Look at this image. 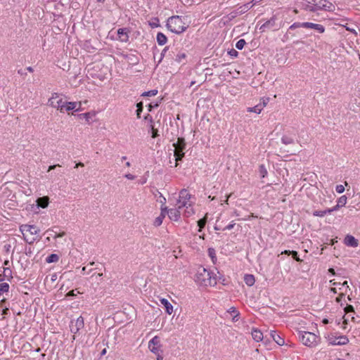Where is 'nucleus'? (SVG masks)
Segmentation results:
<instances>
[{"instance_id": "nucleus-1", "label": "nucleus", "mask_w": 360, "mask_h": 360, "mask_svg": "<svg viewBox=\"0 0 360 360\" xmlns=\"http://www.w3.org/2000/svg\"><path fill=\"white\" fill-rule=\"evenodd\" d=\"M195 278L196 282L204 286H213L217 281V276L202 266L198 268Z\"/></svg>"}, {"instance_id": "nucleus-2", "label": "nucleus", "mask_w": 360, "mask_h": 360, "mask_svg": "<svg viewBox=\"0 0 360 360\" xmlns=\"http://www.w3.org/2000/svg\"><path fill=\"white\" fill-rule=\"evenodd\" d=\"M167 27L172 32L176 34L184 32L188 27L183 22L182 18L179 15L169 17L167 22Z\"/></svg>"}, {"instance_id": "nucleus-3", "label": "nucleus", "mask_w": 360, "mask_h": 360, "mask_svg": "<svg viewBox=\"0 0 360 360\" xmlns=\"http://www.w3.org/2000/svg\"><path fill=\"white\" fill-rule=\"evenodd\" d=\"M298 335L302 343L309 347L316 346L320 341V338L311 332L300 331Z\"/></svg>"}, {"instance_id": "nucleus-4", "label": "nucleus", "mask_w": 360, "mask_h": 360, "mask_svg": "<svg viewBox=\"0 0 360 360\" xmlns=\"http://www.w3.org/2000/svg\"><path fill=\"white\" fill-rule=\"evenodd\" d=\"M173 146L174 147V157L176 160L175 167L178 165L177 162L182 160L184 157V150L186 148V142L185 139L181 137H179L177 139V141L173 143Z\"/></svg>"}, {"instance_id": "nucleus-5", "label": "nucleus", "mask_w": 360, "mask_h": 360, "mask_svg": "<svg viewBox=\"0 0 360 360\" xmlns=\"http://www.w3.org/2000/svg\"><path fill=\"white\" fill-rule=\"evenodd\" d=\"M48 104L60 110V112H65V101L60 98V95L58 93L52 94L51 97L48 101Z\"/></svg>"}, {"instance_id": "nucleus-6", "label": "nucleus", "mask_w": 360, "mask_h": 360, "mask_svg": "<svg viewBox=\"0 0 360 360\" xmlns=\"http://www.w3.org/2000/svg\"><path fill=\"white\" fill-rule=\"evenodd\" d=\"M191 195L186 189H183L179 193V200L177 201V205L179 209H182L184 207H187V205H191V202L190 201Z\"/></svg>"}, {"instance_id": "nucleus-7", "label": "nucleus", "mask_w": 360, "mask_h": 360, "mask_svg": "<svg viewBox=\"0 0 360 360\" xmlns=\"http://www.w3.org/2000/svg\"><path fill=\"white\" fill-rule=\"evenodd\" d=\"M314 6V12L324 10V11H333L334 8V6L332 3L329 2L327 0H316Z\"/></svg>"}, {"instance_id": "nucleus-8", "label": "nucleus", "mask_w": 360, "mask_h": 360, "mask_svg": "<svg viewBox=\"0 0 360 360\" xmlns=\"http://www.w3.org/2000/svg\"><path fill=\"white\" fill-rule=\"evenodd\" d=\"M84 326V318L80 316L75 321H72L70 323V331L75 335L77 334Z\"/></svg>"}, {"instance_id": "nucleus-9", "label": "nucleus", "mask_w": 360, "mask_h": 360, "mask_svg": "<svg viewBox=\"0 0 360 360\" xmlns=\"http://www.w3.org/2000/svg\"><path fill=\"white\" fill-rule=\"evenodd\" d=\"M160 338L158 336H155L148 342L150 351L155 354H158L160 352Z\"/></svg>"}, {"instance_id": "nucleus-10", "label": "nucleus", "mask_w": 360, "mask_h": 360, "mask_svg": "<svg viewBox=\"0 0 360 360\" xmlns=\"http://www.w3.org/2000/svg\"><path fill=\"white\" fill-rule=\"evenodd\" d=\"M329 342L332 345H345L349 342V339L345 335L329 338Z\"/></svg>"}, {"instance_id": "nucleus-11", "label": "nucleus", "mask_w": 360, "mask_h": 360, "mask_svg": "<svg viewBox=\"0 0 360 360\" xmlns=\"http://www.w3.org/2000/svg\"><path fill=\"white\" fill-rule=\"evenodd\" d=\"M276 17L274 15L271 17L269 20H267L266 22H264L261 27L260 30L262 32H264L266 29H274V30H278L279 27H277L276 24Z\"/></svg>"}, {"instance_id": "nucleus-12", "label": "nucleus", "mask_w": 360, "mask_h": 360, "mask_svg": "<svg viewBox=\"0 0 360 360\" xmlns=\"http://www.w3.org/2000/svg\"><path fill=\"white\" fill-rule=\"evenodd\" d=\"M166 214H168V217L171 220L177 221L180 219L181 209H179V205H177V208L175 209L167 208V210H166Z\"/></svg>"}, {"instance_id": "nucleus-13", "label": "nucleus", "mask_w": 360, "mask_h": 360, "mask_svg": "<svg viewBox=\"0 0 360 360\" xmlns=\"http://www.w3.org/2000/svg\"><path fill=\"white\" fill-rule=\"evenodd\" d=\"M129 30L127 28H119L117 31V39L121 42H127L129 41Z\"/></svg>"}, {"instance_id": "nucleus-14", "label": "nucleus", "mask_w": 360, "mask_h": 360, "mask_svg": "<svg viewBox=\"0 0 360 360\" xmlns=\"http://www.w3.org/2000/svg\"><path fill=\"white\" fill-rule=\"evenodd\" d=\"M304 28L313 29L319 33H323L325 32V27L323 25L314 22H304Z\"/></svg>"}, {"instance_id": "nucleus-15", "label": "nucleus", "mask_w": 360, "mask_h": 360, "mask_svg": "<svg viewBox=\"0 0 360 360\" xmlns=\"http://www.w3.org/2000/svg\"><path fill=\"white\" fill-rule=\"evenodd\" d=\"M316 0H302L301 2L302 8L306 11L314 12V6Z\"/></svg>"}, {"instance_id": "nucleus-16", "label": "nucleus", "mask_w": 360, "mask_h": 360, "mask_svg": "<svg viewBox=\"0 0 360 360\" xmlns=\"http://www.w3.org/2000/svg\"><path fill=\"white\" fill-rule=\"evenodd\" d=\"M166 210H167V207H161V213L160 216L155 218L153 223L155 226H160L162 224L163 219L166 215Z\"/></svg>"}, {"instance_id": "nucleus-17", "label": "nucleus", "mask_w": 360, "mask_h": 360, "mask_svg": "<svg viewBox=\"0 0 360 360\" xmlns=\"http://www.w3.org/2000/svg\"><path fill=\"white\" fill-rule=\"evenodd\" d=\"M345 244L347 246L352 247V248H356L359 245L358 240L354 236H352L351 235H347L345 238Z\"/></svg>"}, {"instance_id": "nucleus-18", "label": "nucleus", "mask_w": 360, "mask_h": 360, "mask_svg": "<svg viewBox=\"0 0 360 360\" xmlns=\"http://www.w3.org/2000/svg\"><path fill=\"white\" fill-rule=\"evenodd\" d=\"M21 230L28 231L32 235H37L39 232V229L34 225H23Z\"/></svg>"}, {"instance_id": "nucleus-19", "label": "nucleus", "mask_w": 360, "mask_h": 360, "mask_svg": "<svg viewBox=\"0 0 360 360\" xmlns=\"http://www.w3.org/2000/svg\"><path fill=\"white\" fill-rule=\"evenodd\" d=\"M80 105L81 103H77L76 102H65V111H70L72 110L79 111Z\"/></svg>"}, {"instance_id": "nucleus-20", "label": "nucleus", "mask_w": 360, "mask_h": 360, "mask_svg": "<svg viewBox=\"0 0 360 360\" xmlns=\"http://www.w3.org/2000/svg\"><path fill=\"white\" fill-rule=\"evenodd\" d=\"M160 302L164 306L165 311L169 315L172 314L173 312V307L171 303L165 298H162Z\"/></svg>"}, {"instance_id": "nucleus-21", "label": "nucleus", "mask_w": 360, "mask_h": 360, "mask_svg": "<svg viewBox=\"0 0 360 360\" xmlns=\"http://www.w3.org/2000/svg\"><path fill=\"white\" fill-rule=\"evenodd\" d=\"M271 338L278 345H283L285 344L284 339L281 337L276 331H271L270 333Z\"/></svg>"}, {"instance_id": "nucleus-22", "label": "nucleus", "mask_w": 360, "mask_h": 360, "mask_svg": "<svg viewBox=\"0 0 360 360\" xmlns=\"http://www.w3.org/2000/svg\"><path fill=\"white\" fill-rule=\"evenodd\" d=\"M49 198L47 196L39 198L37 200V205L41 208H46L49 205Z\"/></svg>"}, {"instance_id": "nucleus-23", "label": "nucleus", "mask_w": 360, "mask_h": 360, "mask_svg": "<svg viewBox=\"0 0 360 360\" xmlns=\"http://www.w3.org/2000/svg\"><path fill=\"white\" fill-rule=\"evenodd\" d=\"M252 338L257 342L261 341L263 339V334L258 329L252 330Z\"/></svg>"}, {"instance_id": "nucleus-24", "label": "nucleus", "mask_w": 360, "mask_h": 360, "mask_svg": "<svg viewBox=\"0 0 360 360\" xmlns=\"http://www.w3.org/2000/svg\"><path fill=\"white\" fill-rule=\"evenodd\" d=\"M227 312L229 313L232 316V321L233 322L237 321L238 320V316L240 315V313L235 307H231L227 311Z\"/></svg>"}, {"instance_id": "nucleus-25", "label": "nucleus", "mask_w": 360, "mask_h": 360, "mask_svg": "<svg viewBox=\"0 0 360 360\" xmlns=\"http://www.w3.org/2000/svg\"><path fill=\"white\" fill-rule=\"evenodd\" d=\"M156 39L158 44L160 46L165 45L167 41V37L162 32L158 33Z\"/></svg>"}, {"instance_id": "nucleus-26", "label": "nucleus", "mask_w": 360, "mask_h": 360, "mask_svg": "<svg viewBox=\"0 0 360 360\" xmlns=\"http://www.w3.org/2000/svg\"><path fill=\"white\" fill-rule=\"evenodd\" d=\"M244 281L248 286H252L255 284V279L253 275L246 274L244 276Z\"/></svg>"}, {"instance_id": "nucleus-27", "label": "nucleus", "mask_w": 360, "mask_h": 360, "mask_svg": "<svg viewBox=\"0 0 360 360\" xmlns=\"http://www.w3.org/2000/svg\"><path fill=\"white\" fill-rule=\"evenodd\" d=\"M281 142L285 145L292 144L295 143V139L290 136L283 135L281 138Z\"/></svg>"}, {"instance_id": "nucleus-28", "label": "nucleus", "mask_w": 360, "mask_h": 360, "mask_svg": "<svg viewBox=\"0 0 360 360\" xmlns=\"http://www.w3.org/2000/svg\"><path fill=\"white\" fill-rule=\"evenodd\" d=\"M55 228L56 227H54L53 229H49V230H47L46 232L50 236H53L54 238H59V237H63V236H64L65 235V233L64 231L58 233L57 231H56L54 230Z\"/></svg>"}, {"instance_id": "nucleus-29", "label": "nucleus", "mask_w": 360, "mask_h": 360, "mask_svg": "<svg viewBox=\"0 0 360 360\" xmlns=\"http://www.w3.org/2000/svg\"><path fill=\"white\" fill-rule=\"evenodd\" d=\"M59 260V256L56 254H51L46 258L47 263L57 262Z\"/></svg>"}, {"instance_id": "nucleus-30", "label": "nucleus", "mask_w": 360, "mask_h": 360, "mask_svg": "<svg viewBox=\"0 0 360 360\" xmlns=\"http://www.w3.org/2000/svg\"><path fill=\"white\" fill-rule=\"evenodd\" d=\"M262 110V105H259V104L256 105L254 107H249V108H247V111L248 112H255V113H257V114H259Z\"/></svg>"}, {"instance_id": "nucleus-31", "label": "nucleus", "mask_w": 360, "mask_h": 360, "mask_svg": "<svg viewBox=\"0 0 360 360\" xmlns=\"http://www.w3.org/2000/svg\"><path fill=\"white\" fill-rule=\"evenodd\" d=\"M327 214H330L329 209H326L324 210H314L313 212V215L316 217H324Z\"/></svg>"}, {"instance_id": "nucleus-32", "label": "nucleus", "mask_w": 360, "mask_h": 360, "mask_svg": "<svg viewBox=\"0 0 360 360\" xmlns=\"http://www.w3.org/2000/svg\"><path fill=\"white\" fill-rule=\"evenodd\" d=\"M70 84L71 86H74V87H77L80 84H81V79H79V81L77 80V75H75L73 76L70 79Z\"/></svg>"}, {"instance_id": "nucleus-33", "label": "nucleus", "mask_w": 360, "mask_h": 360, "mask_svg": "<svg viewBox=\"0 0 360 360\" xmlns=\"http://www.w3.org/2000/svg\"><path fill=\"white\" fill-rule=\"evenodd\" d=\"M186 207V210H185V212H184V216L186 217H189L190 216H191L192 214H194V211L192 207V203H191L190 206L188 205H187V207Z\"/></svg>"}, {"instance_id": "nucleus-34", "label": "nucleus", "mask_w": 360, "mask_h": 360, "mask_svg": "<svg viewBox=\"0 0 360 360\" xmlns=\"http://www.w3.org/2000/svg\"><path fill=\"white\" fill-rule=\"evenodd\" d=\"M206 222H207V217L206 216L198 221V226H199V229H198L199 232H200L202 231V229L205 227Z\"/></svg>"}, {"instance_id": "nucleus-35", "label": "nucleus", "mask_w": 360, "mask_h": 360, "mask_svg": "<svg viewBox=\"0 0 360 360\" xmlns=\"http://www.w3.org/2000/svg\"><path fill=\"white\" fill-rule=\"evenodd\" d=\"M9 289V285L7 283H0V295L4 292H8Z\"/></svg>"}, {"instance_id": "nucleus-36", "label": "nucleus", "mask_w": 360, "mask_h": 360, "mask_svg": "<svg viewBox=\"0 0 360 360\" xmlns=\"http://www.w3.org/2000/svg\"><path fill=\"white\" fill-rule=\"evenodd\" d=\"M347 197L346 195H342L341 197H340L338 200V202L337 203L340 206V207H343L346 205L347 203Z\"/></svg>"}, {"instance_id": "nucleus-37", "label": "nucleus", "mask_w": 360, "mask_h": 360, "mask_svg": "<svg viewBox=\"0 0 360 360\" xmlns=\"http://www.w3.org/2000/svg\"><path fill=\"white\" fill-rule=\"evenodd\" d=\"M186 55L185 53H179L175 58V60L178 63H181L184 60L186 59Z\"/></svg>"}, {"instance_id": "nucleus-38", "label": "nucleus", "mask_w": 360, "mask_h": 360, "mask_svg": "<svg viewBox=\"0 0 360 360\" xmlns=\"http://www.w3.org/2000/svg\"><path fill=\"white\" fill-rule=\"evenodd\" d=\"M136 115L138 118L141 117V113L143 111V105L142 102H139L136 104Z\"/></svg>"}, {"instance_id": "nucleus-39", "label": "nucleus", "mask_w": 360, "mask_h": 360, "mask_svg": "<svg viewBox=\"0 0 360 360\" xmlns=\"http://www.w3.org/2000/svg\"><path fill=\"white\" fill-rule=\"evenodd\" d=\"M208 255L211 257L213 262L217 259L215 250L212 248H208Z\"/></svg>"}, {"instance_id": "nucleus-40", "label": "nucleus", "mask_w": 360, "mask_h": 360, "mask_svg": "<svg viewBox=\"0 0 360 360\" xmlns=\"http://www.w3.org/2000/svg\"><path fill=\"white\" fill-rule=\"evenodd\" d=\"M246 42L245 41V39H240L238 40L236 44V47L238 49V50H242L244 47V46L245 45Z\"/></svg>"}, {"instance_id": "nucleus-41", "label": "nucleus", "mask_w": 360, "mask_h": 360, "mask_svg": "<svg viewBox=\"0 0 360 360\" xmlns=\"http://www.w3.org/2000/svg\"><path fill=\"white\" fill-rule=\"evenodd\" d=\"M304 22H294L293 24H292L290 26L289 30H295V29H297L299 27H304Z\"/></svg>"}, {"instance_id": "nucleus-42", "label": "nucleus", "mask_w": 360, "mask_h": 360, "mask_svg": "<svg viewBox=\"0 0 360 360\" xmlns=\"http://www.w3.org/2000/svg\"><path fill=\"white\" fill-rule=\"evenodd\" d=\"M259 172L262 178L265 177L267 174V170L263 165L259 166Z\"/></svg>"}, {"instance_id": "nucleus-43", "label": "nucleus", "mask_w": 360, "mask_h": 360, "mask_svg": "<svg viewBox=\"0 0 360 360\" xmlns=\"http://www.w3.org/2000/svg\"><path fill=\"white\" fill-rule=\"evenodd\" d=\"M158 94V90L153 89L148 91L144 92L143 96H155Z\"/></svg>"}, {"instance_id": "nucleus-44", "label": "nucleus", "mask_w": 360, "mask_h": 360, "mask_svg": "<svg viewBox=\"0 0 360 360\" xmlns=\"http://www.w3.org/2000/svg\"><path fill=\"white\" fill-rule=\"evenodd\" d=\"M269 101V98H262L261 102L259 103V105H262V109H263Z\"/></svg>"}, {"instance_id": "nucleus-45", "label": "nucleus", "mask_w": 360, "mask_h": 360, "mask_svg": "<svg viewBox=\"0 0 360 360\" xmlns=\"http://www.w3.org/2000/svg\"><path fill=\"white\" fill-rule=\"evenodd\" d=\"M168 50V47L166 46L163 49V50L162 51L161 53H160V59L158 60V64L161 63V61L162 60L163 58L165 57V53H167Z\"/></svg>"}, {"instance_id": "nucleus-46", "label": "nucleus", "mask_w": 360, "mask_h": 360, "mask_svg": "<svg viewBox=\"0 0 360 360\" xmlns=\"http://www.w3.org/2000/svg\"><path fill=\"white\" fill-rule=\"evenodd\" d=\"M291 255L293 257L294 259H295L297 262H301L302 259L299 257L297 252L292 250Z\"/></svg>"}, {"instance_id": "nucleus-47", "label": "nucleus", "mask_w": 360, "mask_h": 360, "mask_svg": "<svg viewBox=\"0 0 360 360\" xmlns=\"http://www.w3.org/2000/svg\"><path fill=\"white\" fill-rule=\"evenodd\" d=\"M335 191L338 193H343L345 191V187H344V186H342L341 184L337 185L336 187H335Z\"/></svg>"}, {"instance_id": "nucleus-48", "label": "nucleus", "mask_w": 360, "mask_h": 360, "mask_svg": "<svg viewBox=\"0 0 360 360\" xmlns=\"http://www.w3.org/2000/svg\"><path fill=\"white\" fill-rule=\"evenodd\" d=\"M158 201L161 204V207H165V205L166 203V198L161 193Z\"/></svg>"}, {"instance_id": "nucleus-49", "label": "nucleus", "mask_w": 360, "mask_h": 360, "mask_svg": "<svg viewBox=\"0 0 360 360\" xmlns=\"http://www.w3.org/2000/svg\"><path fill=\"white\" fill-rule=\"evenodd\" d=\"M235 225H236L235 222L233 221H232L229 225H227L226 226L223 228L222 230L223 231L231 230V229H233Z\"/></svg>"}, {"instance_id": "nucleus-50", "label": "nucleus", "mask_w": 360, "mask_h": 360, "mask_svg": "<svg viewBox=\"0 0 360 360\" xmlns=\"http://www.w3.org/2000/svg\"><path fill=\"white\" fill-rule=\"evenodd\" d=\"M228 53L231 57H237L238 55V52L234 49H231Z\"/></svg>"}, {"instance_id": "nucleus-51", "label": "nucleus", "mask_w": 360, "mask_h": 360, "mask_svg": "<svg viewBox=\"0 0 360 360\" xmlns=\"http://www.w3.org/2000/svg\"><path fill=\"white\" fill-rule=\"evenodd\" d=\"M151 128H152V137L156 138L157 136H158V129H155L153 125L151 126Z\"/></svg>"}, {"instance_id": "nucleus-52", "label": "nucleus", "mask_w": 360, "mask_h": 360, "mask_svg": "<svg viewBox=\"0 0 360 360\" xmlns=\"http://www.w3.org/2000/svg\"><path fill=\"white\" fill-rule=\"evenodd\" d=\"M345 311L346 313L352 312L354 311V307L352 305H347V307L345 308Z\"/></svg>"}, {"instance_id": "nucleus-53", "label": "nucleus", "mask_w": 360, "mask_h": 360, "mask_svg": "<svg viewBox=\"0 0 360 360\" xmlns=\"http://www.w3.org/2000/svg\"><path fill=\"white\" fill-rule=\"evenodd\" d=\"M345 28H346V30H347V31H349V32H350L353 33V34H355L356 36L358 34V33H357V32H356V30L355 29L352 28V27H349V26H345Z\"/></svg>"}, {"instance_id": "nucleus-54", "label": "nucleus", "mask_w": 360, "mask_h": 360, "mask_svg": "<svg viewBox=\"0 0 360 360\" xmlns=\"http://www.w3.org/2000/svg\"><path fill=\"white\" fill-rule=\"evenodd\" d=\"M341 207L337 203V205L334 207H333L332 208H328L329 210H330V212H333L334 211H337L338 210H339Z\"/></svg>"}, {"instance_id": "nucleus-55", "label": "nucleus", "mask_w": 360, "mask_h": 360, "mask_svg": "<svg viewBox=\"0 0 360 360\" xmlns=\"http://www.w3.org/2000/svg\"><path fill=\"white\" fill-rule=\"evenodd\" d=\"M124 177L129 179V180H134L135 179V176L131 174H127L124 175Z\"/></svg>"}, {"instance_id": "nucleus-56", "label": "nucleus", "mask_w": 360, "mask_h": 360, "mask_svg": "<svg viewBox=\"0 0 360 360\" xmlns=\"http://www.w3.org/2000/svg\"><path fill=\"white\" fill-rule=\"evenodd\" d=\"M345 297L344 293H341L339 295V296L336 298V302L340 303L342 301V297Z\"/></svg>"}, {"instance_id": "nucleus-57", "label": "nucleus", "mask_w": 360, "mask_h": 360, "mask_svg": "<svg viewBox=\"0 0 360 360\" xmlns=\"http://www.w3.org/2000/svg\"><path fill=\"white\" fill-rule=\"evenodd\" d=\"M18 73L19 75H22V76H23V75H27V73H26V72H25V70H22V69L19 70L18 71Z\"/></svg>"}, {"instance_id": "nucleus-58", "label": "nucleus", "mask_w": 360, "mask_h": 360, "mask_svg": "<svg viewBox=\"0 0 360 360\" xmlns=\"http://www.w3.org/2000/svg\"><path fill=\"white\" fill-rule=\"evenodd\" d=\"M241 8H243V10L241 11H248L249 8H250V6H249V4H245L243 6L240 7Z\"/></svg>"}, {"instance_id": "nucleus-59", "label": "nucleus", "mask_w": 360, "mask_h": 360, "mask_svg": "<svg viewBox=\"0 0 360 360\" xmlns=\"http://www.w3.org/2000/svg\"><path fill=\"white\" fill-rule=\"evenodd\" d=\"M75 290H70V292H68V294L66 295V296L69 297V296H75Z\"/></svg>"}, {"instance_id": "nucleus-60", "label": "nucleus", "mask_w": 360, "mask_h": 360, "mask_svg": "<svg viewBox=\"0 0 360 360\" xmlns=\"http://www.w3.org/2000/svg\"><path fill=\"white\" fill-rule=\"evenodd\" d=\"M57 166H60V165H55L49 166L48 171H51V170L55 169Z\"/></svg>"}, {"instance_id": "nucleus-61", "label": "nucleus", "mask_w": 360, "mask_h": 360, "mask_svg": "<svg viewBox=\"0 0 360 360\" xmlns=\"http://www.w3.org/2000/svg\"><path fill=\"white\" fill-rule=\"evenodd\" d=\"M291 252H292V250H285V251L282 252L281 254H285V255H291Z\"/></svg>"}, {"instance_id": "nucleus-62", "label": "nucleus", "mask_w": 360, "mask_h": 360, "mask_svg": "<svg viewBox=\"0 0 360 360\" xmlns=\"http://www.w3.org/2000/svg\"><path fill=\"white\" fill-rule=\"evenodd\" d=\"M340 285H342V287H346L347 288H349V286L347 285V281H345L342 284L340 283Z\"/></svg>"}, {"instance_id": "nucleus-63", "label": "nucleus", "mask_w": 360, "mask_h": 360, "mask_svg": "<svg viewBox=\"0 0 360 360\" xmlns=\"http://www.w3.org/2000/svg\"><path fill=\"white\" fill-rule=\"evenodd\" d=\"M150 25L152 27H157L159 25L158 23L155 22L150 23Z\"/></svg>"}, {"instance_id": "nucleus-64", "label": "nucleus", "mask_w": 360, "mask_h": 360, "mask_svg": "<svg viewBox=\"0 0 360 360\" xmlns=\"http://www.w3.org/2000/svg\"><path fill=\"white\" fill-rule=\"evenodd\" d=\"M156 355L158 356L157 360H162L163 359V357L160 355V352L158 353V354H156Z\"/></svg>"}]
</instances>
